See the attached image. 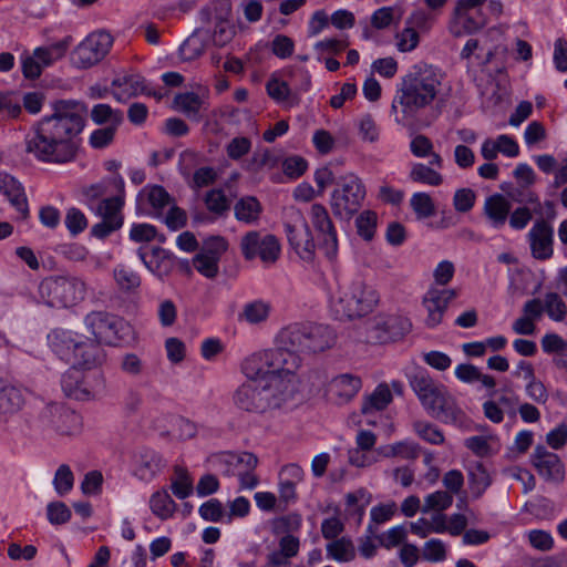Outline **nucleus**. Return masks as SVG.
I'll use <instances>...</instances> for the list:
<instances>
[{"label": "nucleus", "mask_w": 567, "mask_h": 567, "mask_svg": "<svg viewBox=\"0 0 567 567\" xmlns=\"http://www.w3.org/2000/svg\"><path fill=\"white\" fill-rule=\"evenodd\" d=\"M137 255L145 267L161 280L168 277L176 267V257L158 246L153 247L150 254L138 248Z\"/></svg>", "instance_id": "nucleus-21"}, {"label": "nucleus", "mask_w": 567, "mask_h": 567, "mask_svg": "<svg viewBox=\"0 0 567 567\" xmlns=\"http://www.w3.org/2000/svg\"><path fill=\"white\" fill-rule=\"evenodd\" d=\"M0 192L9 199L22 219L29 216L24 188L16 177L6 172H0Z\"/></svg>", "instance_id": "nucleus-24"}, {"label": "nucleus", "mask_w": 567, "mask_h": 567, "mask_svg": "<svg viewBox=\"0 0 567 567\" xmlns=\"http://www.w3.org/2000/svg\"><path fill=\"white\" fill-rule=\"evenodd\" d=\"M84 324L95 341L106 346H117L132 333V327L127 321L105 311L87 313L84 318Z\"/></svg>", "instance_id": "nucleus-10"}, {"label": "nucleus", "mask_w": 567, "mask_h": 567, "mask_svg": "<svg viewBox=\"0 0 567 567\" xmlns=\"http://www.w3.org/2000/svg\"><path fill=\"white\" fill-rule=\"evenodd\" d=\"M268 95L277 102H284L295 96L290 82L270 79L266 85Z\"/></svg>", "instance_id": "nucleus-55"}, {"label": "nucleus", "mask_w": 567, "mask_h": 567, "mask_svg": "<svg viewBox=\"0 0 567 567\" xmlns=\"http://www.w3.org/2000/svg\"><path fill=\"white\" fill-rule=\"evenodd\" d=\"M530 463L540 477L547 482L561 483L565 478V465L560 457L538 444L530 454Z\"/></svg>", "instance_id": "nucleus-16"}, {"label": "nucleus", "mask_w": 567, "mask_h": 567, "mask_svg": "<svg viewBox=\"0 0 567 567\" xmlns=\"http://www.w3.org/2000/svg\"><path fill=\"white\" fill-rule=\"evenodd\" d=\"M81 337L70 330L54 329L48 334V342L56 355L71 362Z\"/></svg>", "instance_id": "nucleus-26"}, {"label": "nucleus", "mask_w": 567, "mask_h": 567, "mask_svg": "<svg viewBox=\"0 0 567 567\" xmlns=\"http://www.w3.org/2000/svg\"><path fill=\"white\" fill-rule=\"evenodd\" d=\"M71 511L63 502H51L47 506V517L52 525H62L70 520Z\"/></svg>", "instance_id": "nucleus-58"}, {"label": "nucleus", "mask_w": 567, "mask_h": 567, "mask_svg": "<svg viewBox=\"0 0 567 567\" xmlns=\"http://www.w3.org/2000/svg\"><path fill=\"white\" fill-rule=\"evenodd\" d=\"M364 197L365 187L358 176L350 174L340 177L330 198L333 215L350 220L361 208Z\"/></svg>", "instance_id": "nucleus-9"}, {"label": "nucleus", "mask_w": 567, "mask_h": 567, "mask_svg": "<svg viewBox=\"0 0 567 567\" xmlns=\"http://www.w3.org/2000/svg\"><path fill=\"white\" fill-rule=\"evenodd\" d=\"M452 503L453 496L449 492L436 491L425 496L421 512L425 514L431 511L443 512L447 509Z\"/></svg>", "instance_id": "nucleus-49"}, {"label": "nucleus", "mask_w": 567, "mask_h": 567, "mask_svg": "<svg viewBox=\"0 0 567 567\" xmlns=\"http://www.w3.org/2000/svg\"><path fill=\"white\" fill-rule=\"evenodd\" d=\"M194 161L195 155L192 152L185 151L179 155V173L187 181L188 186L193 189H198L214 184L217 174L216 171L209 166L196 169L190 177Z\"/></svg>", "instance_id": "nucleus-22"}, {"label": "nucleus", "mask_w": 567, "mask_h": 567, "mask_svg": "<svg viewBox=\"0 0 567 567\" xmlns=\"http://www.w3.org/2000/svg\"><path fill=\"white\" fill-rule=\"evenodd\" d=\"M443 74L439 69L426 63L415 64L402 78L401 89L398 91L392 109L396 103L401 105L405 118H414L421 110L430 105L436 97Z\"/></svg>", "instance_id": "nucleus-2"}, {"label": "nucleus", "mask_w": 567, "mask_h": 567, "mask_svg": "<svg viewBox=\"0 0 567 567\" xmlns=\"http://www.w3.org/2000/svg\"><path fill=\"white\" fill-rule=\"evenodd\" d=\"M204 203L207 209L217 216H224L230 209V200L219 188L208 190L204 197Z\"/></svg>", "instance_id": "nucleus-43"}, {"label": "nucleus", "mask_w": 567, "mask_h": 567, "mask_svg": "<svg viewBox=\"0 0 567 567\" xmlns=\"http://www.w3.org/2000/svg\"><path fill=\"white\" fill-rule=\"evenodd\" d=\"M301 246L296 249L297 255L307 262H312L316 256V244L308 224L301 218Z\"/></svg>", "instance_id": "nucleus-50"}, {"label": "nucleus", "mask_w": 567, "mask_h": 567, "mask_svg": "<svg viewBox=\"0 0 567 567\" xmlns=\"http://www.w3.org/2000/svg\"><path fill=\"white\" fill-rule=\"evenodd\" d=\"M24 404L23 392L0 378V413H14Z\"/></svg>", "instance_id": "nucleus-32"}, {"label": "nucleus", "mask_w": 567, "mask_h": 567, "mask_svg": "<svg viewBox=\"0 0 567 567\" xmlns=\"http://www.w3.org/2000/svg\"><path fill=\"white\" fill-rule=\"evenodd\" d=\"M91 118L96 125H121L124 114L121 110H114L109 104L100 103L91 110Z\"/></svg>", "instance_id": "nucleus-38"}, {"label": "nucleus", "mask_w": 567, "mask_h": 567, "mask_svg": "<svg viewBox=\"0 0 567 567\" xmlns=\"http://www.w3.org/2000/svg\"><path fill=\"white\" fill-rule=\"evenodd\" d=\"M410 385L423 408L444 423H461L463 411L455 400L447 394L443 384L434 381L427 371L420 370L410 377Z\"/></svg>", "instance_id": "nucleus-4"}, {"label": "nucleus", "mask_w": 567, "mask_h": 567, "mask_svg": "<svg viewBox=\"0 0 567 567\" xmlns=\"http://www.w3.org/2000/svg\"><path fill=\"white\" fill-rule=\"evenodd\" d=\"M484 213L489 224L496 228H502L511 213V203L501 194H494L486 198L484 204Z\"/></svg>", "instance_id": "nucleus-28"}, {"label": "nucleus", "mask_w": 567, "mask_h": 567, "mask_svg": "<svg viewBox=\"0 0 567 567\" xmlns=\"http://www.w3.org/2000/svg\"><path fill=\"white\" fill-rule=\"evenodd\" d=\"M334 341V331L319 323H293L281 329L277 336V344L293 355H299V352H322L331 348Z\"/></svg>", "instance_id": "nucleus-5"}, {"label": "nucleus", "mask_w": 567, "mask_h": 567, "mask_svg": "<svg viewBox=\"0 0 567 567\" xmlns=\"http://www.w3.org/2000/svg\"><path fill=\"white\" fill-rule=\"evenodd\" d=\"M527 237L534 258L547 260L553 256L554 229L545 219L536 220Z\"/></svg>", "instance_id": "nucleus-19"}, {"label": "nucleus", "mask_w": 567, "mask_h": 567, "mask_svg": "<svg viewBox=\"0 0 567 567\" xmlns=\"http://www.w3.org/2000/svg\"><path fill=\"white\" fill-rule=\"evenodd\" d=\"M165 466L159 453L142 449L134 456V475L144 482L152 481Z\"/></svg>", "instance_id": "nucleus-23"}, {"label": "nucleus", "mask_w": 567, "mask_h": 567, "mask_svg": "<svg viewBox=\"0 0 567 567\" xmlns=\"http://www.w3.org/2000/svg\"><path fill=\"white\" fill-rule=\"evenodd\" d=\"M295 42L285 34H277L271 41V51L279 59H287L292 55Z\"/></svg>", "instance_id": "nucleus-62"}, {"label": "nucleus", "mask_w": 567, "mask_h": 567, "mask_svg": "<svg viewBox=\"0 0 567 567\" xmlns=\"http://www.w3.org/2000/svg\"><path fill=\"white\" fill-rule=\"evenodd\" d=\"M270 307L268 303L256 300L244 306L240 318L250 324H257L265 321L269 316Z\"/></svg>", "instance_id": "nucleus-48"}, {"label": "nucleus", "mask_w": 567, "mask_h": 567, "mask_svg": "<svg viewBox=\"0 0 567 567\" xmlns=\"http://www.w3.org/2000/svg\"><path fill=\"white\" fill-rule=\"evenodd\" d=\"M86 285L76 277L51 276L39 285V296L50 307H72L85 298Z\"/></svg>", "instance_id": "nucleus-8"}, {"label": "nucleus", "mask_w": 567, "mask_h": 567, "mask_svg": "<svg viewBox=\"0 0 567 567\" xmlns=\"http://www.w3.org/2000/svg\"><path fill=\"white\" fill-rule=\"evenodd\" d=\"M381 453L385 457H401L414 461L421 453V446L412 441H401L382 447Z\"/></svg>", "instance_id": "nucleus-37"}, {"label": "nucleus", "mask_w": 567, "mask_h": 567, "mask_svg": "<svg viewBox=\"0 0 567 567\" xmlns=\"http://www.w3.org/2000/svg\"><path fill=\"white\" fill-rule=\"evenodd\" d=\"M37 426L60 435H75L82 427V417L75 411L60 403H49L38 413Z\"/></svg>", "instance_id": "nucleus-12"}, {"label": "nucleus", "mask_w": 567, "mask_h": 567, "mask_svg": "<svg viewBox=\"0 0 567 567\" xmlns=\"http://www.w3.org/2000/svg\"><path fill=\"white\" fill-rule=\"evenodd\" d=\"M261 209V204L254 196H245L234 206L236 219L245 224H252L257 221Z\"/></svg>", "instance_id": "nucleus-34"}, {"label": "nucleus", "mask_w": 567, "mask_h": 567, "mask_svg": "<svg viewBox=\"0 0 567 567\" xmlns=\"http://www.w3.org/2000/svg\"><path fill=\"white\" fill-rule=\"evenodd\" d=\"M406 537V530L402 525L390 528L386 533L377 536L379 545L390 549L403 543Z\"/></svg>", "instance_id": "nucleus-60"}, {"label": "nucleus", "mask_w": 567, "mask_h": 567, "mask_svg": "<svg viewBox=\"0 0 567 567\" xmlns=\"http://www.w3.org/2000/svg\"><path fill=\"white\" fill-rule=\"evenodd\" d=\"M457 293L454 289H440L432 287L423 296L422 303L427 311L425 324L427 328L437 327L442 320L447 307Z\"/></svg>", "instance_id": "nucleus-17"}, {"label": "nucleus", "mask_w": 567, "mask_h": 567, "mask_svg": "<svg viewBox=\"0 0 567 567\" xmlns=\"http://www.w3.org/2000/svg\"><path fill=\"white\" fill-rule=\"evenodd\" d=\"M72 43V37L68 35L48 47H39L34 49V56L39 60L42 68L52 65L55 61L62 59Z\"/></svg>", "instance_id": "nucleus-33"}, {"label": "nucleus", "mask_w": 567, "mask_h": 567, "mask_svg": "<svg viewBox=\"0 0 567 567\" xmlns=\"http://www.w3.org/2000/svg\"><path fill=\"white\" fill-rule=\"evenodd\" d=\"M295 95L307 92L311 86V75L305 68H288L285 70Z\"/></svg>", "instance_id": "nucleus-46"}, {"label": "nucleus", "mask_w": 567, "mask_h": 567, "mask_svg": "<svg viewBox=\"0 0 567 567\" xmlns=\"http://www.w3.org/2000/svg\"><path fill=\"white\" fill-rule=\"evenodd\" d=\"M61 386L66 396L75 400H86L91 395V391L85 386L83 372L75 367L62 375Z\"/></svg>", "instance_id": "nucleus-29"}, {"label": "nucleus", "mask_w": 567, "mask_h": 567, "mask_svg": "<svg viewBox=\"0 0 567 567\" xmlns=\"http://www.w3.org/2000/svg\"><path fill=\"white\" fill-rule=\"evenodd\" d=\"M468 484L475 497H481L485 489L491 485L489 475L482 464H476L470 470Z\"/></svg>", "instance_id": "nucleus-45"}, {"label": "nucleus", "mask_w": 567, "mask_h": 567, "mask_svg": "<svg viewBox=\"0 0 567 567\" xmlns=\"http://www.w3.org/2000/svg\"><path fill=\"white\" fill-rule=\"evenodd\" d=\"M486 0H457L454 17L466 33H473L487 23V14L483 9Z\"/></svg>", "instance_id": "nucleus-18"}, {"label": "nucleus", "mask_w": 567, "mask_h": 567, "mask_svg": "<svg viewBox=\"0 0 567 567\" xmlns=\"http://www.w3.org/2000/svg\"><path fill=\"white\" fill-rule=\"evenodd\" d=\"M105 358L106 354L101 343L84 340V338L81 337L71 362L74 367L79 365L83 369H93L101 365L105 361Z\"/></svg>", "instance_id": "nucleus-25"}, {"label": "nucleus", "mask_w": 567, "mask_h": 567, "mask_svg": "<svg viewBox=\"0 0 567 567\" xmlns=\"http://www.w3.org/2000/svg\"><path fill=\"white\" fill-rule=\"evenodd\" d=\"M311 224L317 233L318 248L332 260L338 254L337 230L327 208L319 203L312 204L309 210Z\"/></svg>", "instance_id": "nucleus-14"}, {"label": "nucleus", "mask_w": 567, "mask_h": 567, "mask_svg": "<svg viewBox=\"0 0 567 567\" xmlns=\"http://www.w3.org/2000/svg\"><path fill=\"white\" fill-rule=\"evenodd\" d=\"M358 127L363 141L374 143L379 140V127L370 114H365L359 120Z\"/></svg>", "instance_id": "nucleus-61"}, {"label": "nucleus", "mask_w": 567, "mask_h": 567, "mask_svg": "<svg viewBox=\"0 0 567 567\" xmlns=\"http://www.w3.org/2000/svg\"><path fill=\"white\" fill-rule=\"evenodd\" d=\"M251 148V141L245 136L233 138L226 146L227 155L230 159L238 161L244 155L249 153Z\"/></svg>", "instance_id": "nucleus-64"}, {"label": "nucleus", "mask_w": 567, "mask_h": 567, "mask_svg": "<svg viewBox=\"0 0 567 567\" xmlns=\"http://www.w3.org/2000/svg\"><path fill=\"white\" fill-rule=\"evenodd\" d=\"M208 462L215 468H224L226 475H237L243 489H252L259 484V478L254 473L258 458L250 452L214 454Z\"/></svg>", "instance_id": "nucleus-11"}, {"label": "nucleus", "mask_w": 567, "mask_h": 567, "mask_svg": "<svg viewBox=\"0 0 567 567\" xmlns=\"http://www.w3.org/2000/svg\"><path fill=\"white\" fill-rule=\"evenodd\" d=\"M203 105L200 96L194 92L179 93L174 97V106L187 117L198 121Z\"/></svg>", "instance_id": "nucleus-35"}, {"label": "nucleus", "mask_w": 567, "mask_h": 567, "mask_svg": "<svg viewBox=\"0 0 567 567\" xmlns=\"http://www.w3.org/2000/svg\"><path fill=\"white\" fill-rule=\"evenodd\" d=\"M140 195H146L148 203L156 210L163 209L172 200L171 195L159 185L145 186Z\"/></svg>", "instance_id": "nucleus-51"}, {"label": "nucleus", "mask_w": 567, "mask_h": 567, "mask_svg": "<svg viewBox=\"0 0 567 567\" xmlns=\"http://www.w3.org/2000/svg\"><path fill=\"white\" fill-rule=\"evenodd\" d=\"M65 226L72 235H78L86 228L87 219L79 208L72 207L66 213Z\"/></svg>", "instance_id": "nucleus-63"}, {"label": "nucleus", "mask_w": 567, "mask_h": 567, "mask_svg": "<svg viewBox=\"0 0 567 567\" xmlns=\"http://www.w3.org/2000/svg\"><path fill=\"white\" fill-rule=\"evenodd\" d=\"M228 243L221 236H212L204 240L200 252L215 257L217 261L227 251Z\"/></svg>", "instance_id": "nucleus-59"}, {"label": "nucleus", "mask_w": 567, "mask_h": 567, "mask_svg": "<svg viewBox=\"0 0 567 567\" xmlns=\"http://www.w3.org/2000/svg\"><path fill=\"white\" fill-rule=\"evenodd\" d=\"M413 429L422 440L430 444L440 445L444 442L442 431L429 422L416 421L413 424Z\"/></svg>", "instance_id": "nucleus-53"}, {"label": "nucleus", "mask_w": 567, "mask_h": 567, "mask_svg": "<svg viewBox=\"0 0 567 567\" xmlns=\"http://www.w3.org/2000/svg\"><path fill=\"white\" fill-rule=\"evenodd\" d=\"M218 262L215 257L198 252L193 258L195 269L206 278H215L218 274Z\"/></svg>", "instance_id": "nucleus-57"}, {"label": "nucleus", "mask_w": 567, "mask_h": 567, "mask_svg": "<svg viewBox=\"0 0 567 567\" xmlns=\"http://www.w3.org/2000/svg\"><path fill=\"white\" fill-rule=\"evenodd\" d=\"M360 388V378L351 374H340L330 381L328 391L343 402L352 399Z\"/></svg>", "instance_id": "nucleus-30"}, {"label": "nucleus", "mask_w": 567, "mask_h": 567, "mask_svg": "<svg viewBox=\"0 0 567 567\" xmlns=\"http://www.w3.org/2000/svg\"><path fill=\"white\" fill-rule=\"evenodd\" d=\"M358 234L365 240H371L377 226V215L371 210L362 212L355 219Z\"/></svg>", "instance_id": "nucleus-56"}, {"label": "nucleus", "mask_w": 567, "mask_h": 567, "mask_svg": "<svg viewBox=\"0 0 567 567\" xmlns=\"http://www.w3.org/2000/svg\"><path fill=\"white\" fill-rule=\"evenodd\" d=\"M409 177L414 183L439 186L443 183V176L422 163L413 164Z\"/></svg>", "instance_id": "nucleus-42"}, {"label": "nucleus", "mask_w": 567, "mask_h": 567, "mask_svg": "<svg viewBox=\"0 0 567 567\" xmlns=\"http://www.w3.org/2000/svg\"><path fill=\"white\" fill-rule=\"evenodd\" d=\"M300 355H293L277 344V348L265 350L248 357L241 365L248 380H264L268 377L288 379L293 383L296 370L300 367Z\"/></svg>", "instance_id": "nucleus-6"}, {"label": "nucleus", "mask_w": 567, "mask_h": 567, "mask_svg": "<svg viewBox=\"0 0 567 567\" xmlns=\"http://www.w3.org/2000/svg\"><path fill=\"white\" fill-rule=\"evenodd\" d=\"M74 484V475L69 465L62 464L58 467L54 478L53 485L55 492L60 496L66 495L72 488Z\"/></svg>", "instance_id": "nucleus-52"}, {"label": "nucleus", "mask_w": 567, "mask_h": 567, "mask_svg": "<svg viewBox=\"0 0 567 567\" xmlns=\"http://www.w3.org/2000/svg\"><path fill=\"white\" fill-rule=\"evenodd\" d=\"M114 279L118 288L123 291H133L141 285L138 274L123 265L115 267Z\"/></svg>", "instance_id": "nucleus-47"}, {"label": "nucleus", "mask_w": 567, "mask_h": 567, "mask_svg": "<svg viewBox=\"0 0 567 567\" xmlns=\"http://www.w3.org/2000/svg\"><path fill=\"white\" fill-rule=\"evenodd\" d=\"M377 291L361 279L341 287L330 300V308L336 319L346 320L367 316L378 303Z\"/></svg>", "instance_id": "nucleus-7"}, {"label": "nucleus", "mask_w": 567, "mask_h": 567, "mask_svg": "<svg viewBox=\"0 0 567 567\" xmlns=\"http://www.w3.org/2000/svg\"><path fill=\"white\" fill-rule=\"evenodd\" d=\"M293 383L270 375L264 380H247L234 392V404L246 412L265 413L280 408L293 394Z\"/></svg>", "instance_id": "nucleus-3"}, {"label": "nucleus", "mask_w": 567, "mask_h": 567, "mask_svg": "<svg viewBox=\"0 0 567 567\" xmlns=\"http://www.w3.org/2000/svg\"><path fill=\"white\" fill-rule=\"evenodd\" d=\"M112 43V35L105 31L91 33L73 50V65L79 69L93 66L109 53Z\"/></svg>", "instance_id": "nucleus-13"}, {"label": "nucleus", "mask_w": 567, "mask_h": 567, "mask_svg": "<svg viewBox=\"0 0 567 567\" xmlns=\"http://www.w3.org/2000/svg\"><path fill=\"white\" fill-rule=\"evenodd\" d=\"M544 312L554 321L561 322L567 316V306L557 292H547L544 297Z\"/></svg>", "instance_id": "nucleus-41"}, {"label": "nucleus", "mask_w": 567, "mask_h": 567, "mask_svg": "<svg viewBox=\"0 0 567 567\" xmlns=\"http://www.w3.org/2000/svg\"><path fill=\"white\" fill-rule=\"evenodd\" d=\"M120 125H107L103 128L94 130L89 143L93 148L102 150L112 144Z\"/></svg>", "instance_id": "nucleus-54"}, {"label": "nucleus", "mask_w": 567, "mask_h": 567, "mask_svg": "<svg viewBox=\"0 0 567 567\" xmlns=\"http://www.w3.org/2000/svg\"><path fill=\"white\" fill-rule=\"evenodd\" d=\"M327 554L338 561H351L355 557V549L351 539L341 537L327 545Z\"/></svg>", "instance_id": "nucleus-40"}, {"label": "nucleus", "mask_w": 567, "mask_h": 567, "mask_svg": "<svg viewBox=\"0 0 567 567\" xmlns=\"http://www.w3.org/2000/svg\"><path fill=\"white\" fill-rule=\"evenodd\" d=\"M241 254L247 260L259 257L265 264L275 262L280 254V245L276 236L262 235L257 230L248 231L240 241Z\"/></svg>", "instance_id": "nucleus-15"}, {"label": "nucleus", "mask_w": 567, "mask_h": 567, "mask_svg": "<svg viewBox=\"0 0 567 567\" xmlns=\"http://www.w3.org/2000/svg\"><path fill=\"white\" fill-rule=\"evenodd\" d=\"M53 113L42 117L25 136V150L38 161L65 164L75 159L74 138L85 125L86 106L76 101L53 103Z\"/></svg>", "instance_id": "nucleus-1"}, {"label": "nucleus", "mask_w": 567, "mask_h": 567, "mask_svg": "<svg viewBox=\"0 0 567 567\" xmlns=\"http://www.w3.org/2000/svg\"><path fill=\"white\" fill-rule=\"evenodd\" d=\"M125 192V183L120 174L112 177L103 178L100 182L84 186L81 189L82 196L86 202H94L109 197L114 194H122Z\"/></svg>", "instance_id": "nucleus-27"}, {"label": "nucleus", "mask_w": 567, "mask_h": 567, "mask_svg": "<svg viewBox=\"0 0 567 567\" xmlns=\"http://www.w3.org/2000/svg\"><path fill=\"white\" fill-rule=\"evenodd\" d=\"M125 192L122 194H114L109 197L102 198L96 208L95 213L103 219L112 221L113 219L118 220V225H123L122 208L124 206Z\"/></svg>", "instance_id": "nucleus-31"}, {"label": "nucleus", "mask_w": 567, "mask_h": 567, "mask_svg": "<svg viewBox=\"0 0 567 567\" xmlns=\"http://www.w3.org/2000/svg\"><path fill=\"white\" fill-rule=\"evenodd\" d=\"M410 205L419 220L430 218L435 215V205L427 193H414L410 199Z\"/></svg>", "instance_id": "nucleus-44"}, {"label": "nucleus", "mask_w": 567, "mask_h": 567, "mask_svg": "<svg viewBox=\"0 0 567 567\" xmlns=\"http://www.w3.org/2000/svg\"><path fill=\"white\" fill-rule=\"evenodd\" d=\"M150 506L154 515L166 519L173 515L176 504L166 491H158L151 496Z\"/></svg>", "instance_id": "nucleus-39"}, {"label": "nucleus", "mask_w": 567, "mask_h": 567, "mask_svg": "<svg viewBox=\"0 0 567 567\" xmlns=\"http://www.w3.org/2000/svg\"><path fill=\"white\" fill-rule=\"evenodd\" d=\"M392 401V394L386 384H379L375 390L365 399L361 411L363 414L373 411L384 410Z\"/></svg>", "instance_id": "nucleus-36"}, {"label": "nucleus", "mask_w": 567, "mask_h": 567, "mask_svg": "<svg viewBox=\"0 0 567 567\" xmlns=\"http://www.w3.org/2000/svg\"><path fill=\"white\" fill-rule=\"evenodd\" d=\"M411 328V321L405 317H379L373 324L374 338L381 343L396 341L408 334Z\"/></svg>", "instance_id": "nucleus-20"}]
</instances>
